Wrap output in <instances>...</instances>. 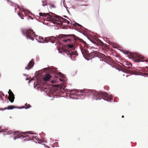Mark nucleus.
Masks as SVG:
<instances>
[{"label": "nucleus", "mask_w": 148, "mask_h": 148, "mask_svg": "<svg viewBox=\"0 0 148 148\" xmlns=\"http://www.w3.org/2000/svg\"><path fill=\"white\" fill-rule=\"evenodd\" d=\"M81 5V6H87V5Z\"/></svg>", "instance_id": "nucleus-42"}, {"label": "nucleus", "mask_w": 148, "mask_h": 148, "mask_svg": "<svg viewBox=\"0 0 148 148\" xmlns=\"http://www.w3.org/2000/svg\"><path fill=\"white\" fill-rule=\"evenodd\" d=\"M28 106L27 107H25L24 106H22L21 107H18V109H22V108H25V109H28V108H30L31 106H30V105L29 104L28 105Z\"/></svg>", "instance_id": "nucleus-22"}, {"label": "nucleus", "mask_w": 148, "mask_h": 148, "mask_svg": "<svg viewBox=\"0 0 148 148\" xmlns=\"http://www.w3.org/2000/svg\"><path fill=\"white\" fill-rule=\"evenodd\" d=\"M134 75H136L137 74H134Z\"/></svg>", "instance_id": "nucleus-61"}, {"label": "nucleus", "mask_w": 148, "mask_h": 148, "mask_svg": "<svg viewBox=\"0 0 148 148\" xmlns=\"http://www.w3.org/2000/svg\"><path fill=\"white\" fill-rule=\"evenodd\" d=\"M38 39L39 40H42H42H44L43 38L42 37H41V36H39L38 37Z\"/></svg>", "instance_id": "nucleus-29"}, {"label": "nucleus", "mask_w": 148, "mask_h": 148, "mask_svg": "<svg viewBox=\"0 0 148 148\" xmlns=\"http://www.w3.org/2000/svg\"><path fill=\"white\" fill-rule=\"evenodd\" d=\"M124 64L126 66H129L130 65L131 66H132V65L130 62H126Z\"/></svg>", "instance_id": "nucleus-25"}, {"label": "nucleus", "mask_w": 148, "mask_h": 148, "mask_svg": "<svg viewBox=\"0 0 148 148\" xmlns=\"http://www.w3.org/2000/svg\"><path fill=\"white\" fill-rule=\"evenodd\" d=\"M103 59H100V61H103Z\"/></svg>", "instance_id": "nucleus-48"}, {"label": "nucleus", "mask_w": 148, "mask_h": 148, "mask_svg": "<svg viewBox=\"0 0 148 148\" xmlns=\"http://www.w3.org/2000/svg\"><path fill=\"white\" fill-rule=\"evenodd\" d=\"M39 15L40 16H43L44 15L43 14V13H42V12L39 13Z\"/></svg>", "instance_id": "nucleus-31"}, {"label": "nucleus", "mask_w": 148, "mask_h": 148, "mask_svg": "<svg viewBox=\"0 0 148 148\" xmlns=\"http://www.w3.org/2000/svg\"><path fill=\"white\" fill-rule=\"evenodd\" d=\"M85 36H86L87 38H88V37L84 33H82Z\"/></svg>", "instance_id": "nucleus-39"}, {"label": "nucleus", "mask_w": 148, "mask_h": 148, "mask_svg": "<svg viewBox=\"0 0 148 148\" xmlns=\"http://www.w3.org/2000/svg\"><path fill=\"white\" fill-rule=\"evenodd\" d=\"M53 14L52 15H51L49 14L48 13H43V16L44 17H46L47 16H49V17L48 18L49 19V21H50L51 23H54V20H55V14Z\"/></svg>", "instance_id": "nucleus-11"}, {"label": "nucleus", "mask_w": 148, "mask_h": 148, "mask_svg": "<svg viewBox=\"0 0 148 148\" xmlns=\"http://www.w3.org/2000/svg\"><path fill=\"white\" fill-rule=\"evenodd\" d=\"M48 4L50 5V8H56V7L53 4H51L50 3Z\"/></svg>", "instance_id": "nucleus-27"}, {"label": "nucleus", "mask_w": 148, "mask_h": 148, "mask_svg": "<svg viewBox=\"0 0 148 148\" xmlns=\"http://www.w3.org/2000/svg\"><path fill=\"white\" fill-rule=\"evenodd\" d=\"M51 82L53 84H54L56 83V81L54 80H52L51 81Z\"/></svg>", "instance_id": "nucleus-33"}, {"label": "nucleus", "mask_w": 148, "mask_h": 148, "mask_svg": "<svg viewBox=\"0 0 148 148\" xmlns=\"http://www.w3.org/2000/svg\"><path fill=\"white\" fill-rule=\"evenodd\" d=\"M76 41H75V42L74 43H73L72 44H69L68 45V47L70 49H74L75 48L74 47V45L75 44V42Z\"/></svg>", "instance_id": "nucleus-20"}, {"label": "nucleus", "mask_w": 148, "mask_h": 148, "mask_svg": "<svg viewBox=\"0 0 148 148\" xmlns=\"http://www.w3.org/2000/svg\"><path fill=\"white\" fill-rule=\"evenodd\" d=\"M98 57L99 58H100V57H99V56H97V55H95L93 56V58H95V57Z\"/></svg>", "instance_id": "nucleus-34"}, {"label": "nucleus", "mask_w": 148, "mask_h": 148, "mask_svg": "<svg viewBox=\"0 0 148 148\" xmlns=\"http://www.w3.org/2000/svg\"><path fill=\"white\" fill-rule=\"evenodd\" d=\"M24 141H27V139H24Z\"/></svg>", "instance_id": "nucleus-54"}, {"label": "nucleus", "mask_w": 148, "mask_h": 148, "mask_svg": "<svg viewBox=\"0 0 148 148\" xmlns=\"http://www.w3.org/2000/svg\"><path fill=\"white\" fill-rule=\"evenodd\" d=\"M72 39H73L74 40V39H73V37H72V38L71 39L70 38H68L67 39V41H70L71 42Z\"/></svg>", "instance_id": "nucleus-32"}, {"label": "nucleus", "mask_w": 148, "mask_h": 148, "mask_svg": "<svg viewBox=\"0 0 148 148\" xmlns=\"http://www.w3.org/2000/svg\"><path fill=\"white\" fill-rule=\"evenodd\" d=\"M21 7L23 10L22 11H23L24 13L25 14H26L27 13V14H29V13H31L30 12L29 10H27V9L24 8L23 6H21Z\"/></svg>", "instance_id": "nucleus-19"}, {"label": "nucleus", "mask_w": 148, "mask_h": 148, "mask_svg": "<svg viewBox=\"0 0 148 148\" xmlns=\"http://www.w3.org/2000/svg\"><path fill=\"white\" fill-rule=\"evenodd\" d=\"M120 71L127 74L130 73V71L128 70L127 69H122Z\"/></svg>", "instance_id": "nucleus-21"}, {"label": "nucleus", "mask_w": 148, "mask_h": 148, "mask_svg": "<svg viewBox=\"0 0 148 148\" xmlns=\"http://www.w3.org/2000/svg\"><path fill=\"white\" fill-rule=\"evenodd\" d=\"M48 87L45 84L42 85H39L37 87L38 89L39 88V90L41 92L43 91L45 92L47 94L49 92V91L48 90Z\"/></svg>", "instance_id": "nucleus-10"}, {"label": "nucleus", "mask_w": 148, "mask_h": 148, "mask_svg": "<svg viewBox=\"0 0 148 148\" xmlns=\"http://www.w3.org/2000/svg\"><path fill=\"white\" fill-rule=\"evenodd\" d=\"M23 75L25 76H27V75L25 74H23Z\"/></svg>", "instance_id": "nucleus-47"}, {"label": "nucleus", "mask_w": 148, "mask_h": 148, "mask_svg": "<svg viewBox=\"0 0 148 148\" xmlns=\"http://www.w3.org/2000/svg\"><path fill=\"white\" fill-rule=\"evenodd\" d=\"M0 132H2L4 135H8L9 138H13L14 140L16 139H23L27 136L26 134H34V133H31L28 132H25L19 133L18 131H9L7 129H2L0 131Z\"/></svg>", "instance_id": "nucleus-2"}, {"label": "nucleus", "mask_w": 148, "mask_h": 148, "mask_svg": "<svg viewBox=\"0 0 148 148\" xmlns=\"http://www.w3.org/2000/svg\"><path fill=\"white\" fill-rule=\"evenodd\" d=\"M21 31L22 35L25 37L27 39L31 40L32 41L34 40V38L32 37L33 35L35 37L38 36V35H35V33L33 30L30 29L26 28H21Z\"/></svg>", "instance_id": "nucleus-3"}, {"label": "nucleus", "mask_w": 148, "mask_h": 148, "mask_svg": "<svg viewBox=\"0 0 148 148\" xmlns=\"http://www.w3.org/2000/svg\"><path fill=\"white\" fill-rule=\"evenodd\" d=\"M82 53L83 56V57L84 58H85L86 59L85 57L84 54L86 56H88L90 55H92L94 54H97V53H99L97 51H94L89 53L88 50H84L83 51H82Z\"/></svg>", "instance_id": "nucleus-13"}, {"label": "nucleus", "mask_w": 148, "mask_h": 148, "mask_svg": "<svg viewBox=\"0 0 148 148\" xmlns=\"http://www.w3.org/2000/svg\"><path fill=\"white\" fill-rule=\"evenodd\" d=\"M25 106H27V103H26V104H25Z\"/></svg>", "instance_id": "nucleus-51"}, {"label": "nucleus", "mask_w": 148, "mask_h": 148, "mask_svg": "<svg viewBox=\"0 0 148 148\" xmlns=\"http://www.w3.org/2000/svg\"><path fill=\"white\" fill-rule=\"evenodd\" d=\"M3 96H4V93H3Z\"/></svg>", "instance_id": "nucleus-58"}, {"label": "nucleus", "mask_w": 148, "mask_h": 148, "mask_svg": "<svg viewBox=\"0 0 148 148\" xmlns=\"http://www.w3.org/2000/svg\"><path fill=\"white\" fill-rule=\"evenodd\" d=\"M68 36H72L73 37L74 40L75 41H77V40H79V41L80 42H82L84 45H86L87 44L85 41H84L83 39L80 38H79V37L76 36L75 35V34H72L71 35H69Z\"/></svg>", "instance_id": "nucleus-12"}, {"label": "nucleus", "mask_w": 148, "mask_h": 148, "mask_svg": "<svg viewBox=\"0 0 148 148\" xmlns=\"http://www.w3.org/2000/svg\"><path fill=\"white\" fill-rule=\"evenodd\" d=\"M18 15L22 19H23V15L21 16L19 13H18Z\"/></svg>", "instance_id": "nucleus-28"}, {"label": "nucleus", "mask_w": 148, "mask_h": 148, "mask_svg": "<svg viewBox=\"0 0 148 148\" xmlns=\"http://www.w3.org/2000/svg\"><path fill=\"white\" fill-rule=\"evenodd\" d=\"M33 19V18H32V17L30 16H29L28 17H27V19L29 20V19Z\"/></svg>", "instance_id": "nucleus-30"}, {"label": "nucleus", "mask_w": 148, "mask_h": 148, "mask_svg": "<svg viewBox=\"0 0 148 148\" xmlns=\"http://www.w3.org/2000/svg\"><path fill=\"white\" fill-rule=\"evenodd\" d=\"M14 95L13 93L11 92V94H9L8 99L11 103H13L14 102Z\"/></svg>", "instance_id": "nucleus-16"}, {"label": "nucleus", "mask_w": 148, "mask_h": 148, "mask_svg": "<svg viewBox=\"0 0 148 148\" xmlns=\"http://www.w3.org/2000/svg\"><path fill=\"white\" fill-rule=\"evenodd\" d=\"M103 61L104 62H105L108 64H109V65L110 64V63H108V62H107V61H105L104 60H103Z\"/></svg>", "instance_id": "nucleus-36"}, {"label": "nucleus", "mask_w": 148, "mask_h": 148, "mask_svg": "<svg viewBox=\"0 0 148 148\" xmlns=\"http://www.w3.org/2000/svg\"><path fill=\"white\" fill-rule=\"evenodd\" d=\"M36 39L38 42L40 43H44L45 42L47 43L49 42L52 43H54L55 42V40H56L57 38L53 36L46 37L43 40V41H42L41 40H38L37 38H36Z\"/></svg>", "instance_id": "nucleus-6"}, {"label": "nucleus", "mask_w": 148, "mask_h": 148, "mask_svg": "<svg viewBox=\"0 0 148 148\" xmlns=\"http://www.w3.org/2000/svg\"><path fill=\"white\" fill-rule=\"evenodd\" d=\"M11 92L12 93H13L12 91L11 90H9V91L8 92V93L9 94H9H11Z\"/></svg>", "instance_id": "nucleus-35"}, {"label": "nucleus", "mask_w": 148, "mask_h": 148, "mask_svg": "<svg viewBox=\"0 0 148 148\" xmlns=\"http://www.w3.org/2000/svg\"><path fill=\"white\" fill-rule=\"evenodd\" d=\"M72 34L67 35L60 34L58 36H57L56 37L57 38L56 40H57L59 42L61 41L62 42H66L67 41V39H64V38L66 37L67 38H69L70 37H73L72 36H68L69 35H71Z\"/></svg>", "instance_id": "nucleus-9"}, {"label": "nucleus", "mask_w": 148, "mask_h": 148, "mask_svg": "<svg viewBox=\"0 0 148 148\" xmlns=\"http://www.w3.org/2000/svg\"><path fill=\"white\" fill-rule=\"evenodd\" d=\"M18 108L17 107H15L14 106L10 105L9 106L6 108H5L4 109H7V110H12L14 108Z\"/></svg>", "instance_id": "nucleus-18"}, {"label": "nucleus", "mask_w": 148, "mask_h": 148, "mask_svg": "<svg viewBox=\"0 0 148 148\" xmlns=\"http://www.w3.org/2000/svg\"><path fill=\"white\" fill-rule=\"evenodd\" d=\"M17 7H18V9H20V7H19V6L18 5H17Z\"/></svg>", "instance_id": "nucleus-43"}, {"label": "nucleus", "mask_w": 148, "mask_h": 148, "mask_svg": "<svg viewBox=\"0 0 148 148\" xmlns=\"http://www.w3.org/2000/svg\"><path fill=\"white\" fill-rule=\"evenodd\" d=\"M34 60L33 59H32L29 62L28 66L25 67V69L28 70L31 69L34 66Z\"/></svg>", "instance_id": "nucleus-14"}, {"label": "nucleus", "mask_w": 148, "mask_h": 148, "mask_svg": "<svg viewBox=\"0 0 148 148\" xmlns=\"http://www.w3.org/2000/svg\"><path fill=\"white\" fill-rule=\"evenodd\" d=\"M55 29H59V28L58 27L56 26V27L54 28Z\"/></svg>", "instance_id": "nucleus-37"}, {"label": "nucleus", "mask_w": 148, "mask_h": 148, "mask_svg": "<svg viewBox=\"0 0 148 148\" xmlns=\"http://www.w3.org/2000/svg\"><path fill=\"white\" fill-rule=\"evenodd\" d=\"M73 25L75 27H77L78 26L81 27V28L83 27L82 25L76 22L75 23L73 24Z\"/></svg>", "instance_id": "nucleus-23"}, {"label": "nucleus", "mask_w": 148, "mask_h": 148, "mask_svg": "<svg viewBox=\"0 0 148 148\" xmlns=\"http://www.w3.org/2000/svg\"><path fill=\"white\" fill-rule=\"evenodd\" d=\"M17 9V8H15V9H14V10H15L16 11V10Z\"/></svg>", "instance_id": "nucleus-49"}, {"label": "nucleus", "mask_w": 148, "mask_h": 148, "mask_svg": "<svg viewBox=\"0 0 148 148\" xmlns=\"http://www.w3.org/2000/svg\"><path fill=\"white\" fill-rule=\"evenodd\" d=\"M64 16V17L65 18H67V16Z\"/></svg>", "instance_id": "nucleus-45"}, {"label": "nucleus", "mask_w": 148, "mask_h": 148, "mask_svg": "<svg viewBox=\"0 0 148 148\" xmlns=\"http://www.w3.org/2000/svg\"><path fill=\"white\" fill-rule=\"evenodd\" d=\"M1 129V127H0V130Z\"/></svg>", "instance_id": "nucleus-59"}, {"label": "nucleus", "mask_w": 148, "mask_h": 148, "mask_svg": "<svg viewBox=\"0 0 148 148\" xmlns=\"http://www.w3.org/2000/svg\"><path fill=\"white\" fill-rule=\"evenodd\" d=\"M47 1V0H42V5L43 6H45L46 5H47V4L46 3Z\"/></svg>", "instance_id": "nucleus-24"}, {"label": "nucleus", "mask_w": 148, "mask_h": 148, "mask_svg": "<svg viewBox=\"0 0 148 148\" xmlns=\"http://www.w3.org/2000/svg\"><path fill=\"white\" fill-rule=\"evenodd\" d=\"M64 7L65 8H66V10H67V11H68L69 10H67V8H66V7L64 5Z\"/></svg>", "instance_id": "nucleus-46"}, {"label": "nucleus", "mask_w": 148, "mask_h": 148, "mask_svg": "<svg viewBox=\"0 0 148 148\" xmlns=\"http://www.w3.org/2000/svg\"><path fill=\"white\" fill-rule=\"evenodd\" d=\"M34 88H35V86H34Z\"/></svg>", "instance_id": "nucleus-62"}, {"label": "nucleus", "mask_w": 148, "mask_h": 148, "mask_svg": "<svg viewBox=\"0 0 148 148\" xmlns=\"http://www.w3.org/2000/svg\"><path fill=\"white\" fill-rule=\"evenodd\" d=\"M51 72H53V74L56 75L55 77L56 78H59V80L60 81L64 82L66 80L65 77L61 73L54 71L53 70H51Z\"/></svg>", "instance_id": "nucleus-7"}, {"label": "nucleus", "mask_w": 148, "mask_h": 148, "mask_svg": "<svg viewBox=\"0 0 148 148\" xmlns=\"http://www.w3.org/2000/svg\"><path fill=\"white\" fill-rule=\"evenodd\" d=\"M31 81H29V83Z\"/></svg>", "instance_id": "nucleus-57"}, {"label": "nucleus", "mask_w": 148, "mask_h": 148, "mask_svg": "<svg viewBox=\"0 0 148 148\" xmlns=\"http://www.w3.org/2000/svg\"><path fill=\"white\" fill-rule=\"evenodd\" d=\"M5 110L4 108V109H3V108L0 109V110H2V111H3V110Z\"/></svg>", "instance_id": "nucleus-41"}, {"label": "nucleus", "mask_w": 148, "mask_h": 148, "mask_svg": "<svg viewBox=\"0 0 148 148\" xmlns=\"http://www.w3.org/2000/svg\"><path fill=\"white\" fill-rule=\"evenodd\" d=\"M0 99H1L2 100H3L2 98L0 96Z\"/></svg>", "instance_id": "nucleus-40"}, {"label": "nucleus", "mask_w": 148, "mask_h": 148, "mask_svg": "<svg viewBox=\"0 0 148 148\" xmlns=\"http://www.w3.org/2000/svg\"><path fill=\"white\" fill-rule=\"evenodd\" d=\"M127 68L128 69H130V66H129V67H127Z\"/></svg>", "instance_id": "nucleus-52"}, {"label": "nucleus", "mask_w": 148, "mask_h": 148, "mask_svg": "<svg viewBox=\"0 0 148 148\" xmlns=\"http://www.w3.org/2000/svg\"><path fill=\"white\" fill-rule=\"evenodd\" d=\"M55 16L53 23H56L59 25H66L69 24L70 22L66 19L64 18L59 16L54 15Z\"/></svg>", "instance_id": "nucleus-4"}, {"label": "nucleus", "mask_w": 148, "mask_h": 148, "mask_svg": "<svg viewBox=\"0 0 148 148\" xmlns=\"http://www.w3.org/2000/svg\"><path fill=\"white\" fill-rule=\"evenodd\" d=\"M120 50L121 52H122L124 54H127L128 53H130V52L129 51H127V52H126L125 51H122L121 50Z\"/></svg>", "instance_id": "nucleus-26"}, {"label": "nucleus", "mask_w": 148, "mask_h": 148, "mask_svg": "<svg viewBox=\"0 0 148 148\" xmlns=\"http://www.w3.org/2000/svg\"><path fill=\"white\" fill-rule=\"evenodd\" d=\"M67 12H68L69 13H70V12H69V11H67Z\"/></svg>", "instance_id": "nucleus-53"}, {"label": "nucleus", "mask_w": 148, "mask_h": 148, "mask_svg": "<svg viewBox=\"0 0 148 148\" xmlns=\"http://www.w3.org/2000/svg\"><path fill=\"white\" fill-rule=\"evenodd\" d=\"M60 53H63V54L65 56H67L70 57L71 59V56L72 55H75L76 56H78V53L76 51H75L73 52L69 51H68L66 50L62 49L60 50V49H58Z\"/></svg>", "instance_id": "nucleus-8"}, {"label": "nucleus", "mask_w": 148, "mask_h": 148, "mask_svg": "<svg viewBox=\"0 0 148 148\" xmlns=\"http://www.w3.org/2000/svg\"><path fill=\"white\" fill-rule=\"evenodd\" d=\"M102 55H103V57H106V56H105V55L102 54Z\"/></svg>", "instance_id": "nucleus-44"}, {"label": "nucleus", "mask_w": 148, "mask_h": 148, "mask_svg": "<svg viewBox=\"0 0 148 148\" xmlns=\"http://www.w3.org/2000/svg\"><path fill=\"white\" fill-rule=\"evenodd\" d=\"M8 1L10 2L11 3H13L10 0H7Z\"/></svg>", "instance_id": "nucleus-38"}, {"label": "nucleus", "mask_w": 148, "mask_h": 148, "mask_svg": "<svg viewBox=\"0 0 148 148\" xmlns=\"http://www.w3.org/2000/svg\"><path fill=\"white\" fill-rule=\"evenodd\" d=\"M146 75H148V73H147Z\"/></svg>", "instance_id": "nucleus-60"}, {"label": "nucleus", "mask_w": 148, "mask_h": 148, "mask_svg": "<svg viewBox=\"0 0 148 148\" xmlns=\"http://www.w3.org/2000/svg\"><path fill=\"white\" fill-rule=\"evenodd\" d=\"M51 77V76L49 74H47L44 78V81H49Z\"/></svg>", "instance_id": "nucleus-17"}, {"label": "nucleus", "mask_w": 148, "mask_h": 148, "mask_svg": "<svg viewBox=\"0 0 148 148\" xmlns=\"http://www.w3.org/2000/svg\"><path fill=\"white\" fill-rule=\"evenodd\" d=\"M77 91V96H88L92 97V100H97L103 99L107 102H110L113 99L111 95H110L107 93L102 91L97 92L92 90L84 89L79 91Z\"/></svg>", "instance_id": "nucleus-1"}, {"label": "nucleus", "mask_w": 148, "mask_h": 148, "mask_svg": "<svg viewBox=\"0 0 148 148\" xmlns=\"http://www.w3.org/2000/svg\"><path fill=\"white\" fill-rule=\"evenodd\" d=\"M130 54L131 55V57H130L128 56V57L130 59H132L135 62H143L145 61V60H139L140 59H143V57L139 54L136 53H134L130 52Z\"/></svg>", "instance_id": "nucleus-5"}, {"label": "nucleus", "mask_w": 148, "mask_h": 148, "mask_svg": "<svg viewBox=\"0 0 148 148\" xmlns=\"http://www.w3.org/2000/svg\"><path fill=\"white\" fill-rule=\"evenodd\" d=\"M122 118H123V117H124V116H122Z\"/></svg>", "instance_id": "nucleus-55"}, {"label": "nucleus", "mask_w": 148, "mask_h": 148, "mask_svg": "<svg viewBox=\"0 0 148 148\" xmlns=\"http://www.w3.org/2000/svg\"><path fill=\"white\" fill-rule=\"evenodd\" d=\"M26 80H29V79H28V78H26Z\"/></svg>", "instance_id": "nucleus-50"}, {"label": "nucleus", "mask_w": 148, "mask_h": 148, "mask_svg": "<svg viewBox=\"0 0 148 148\" xmlns=\"http://www.w3.org/2000/svg\"><path fill=\"white\" fill-rule=\"evenodd\" d=\"M76 89H73L69 90L68 91V94H69L70 96H77V91Z\"/></svg>", "instance_id": "nucleus-15"}, {"label": "nucleus", "mask_w": 148, "mask_h": 148, "mask_svg": "<svg viewBox=\"0 0 148 148\" xmlns=\"http://www.w3.org/2000/svg\"><path fill=\"white\" fill-rule=\"evenodd\" d=\"M57 45V43H56H56L55 44V45Z\"/></svg>", "instance_id": "nucleus-56"}]
</instances>
